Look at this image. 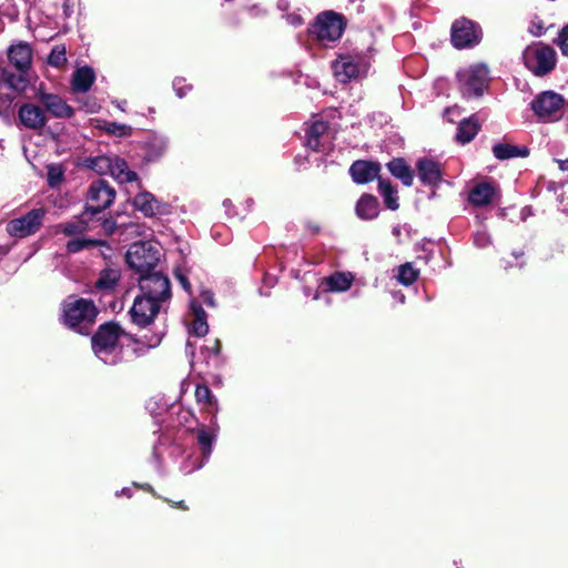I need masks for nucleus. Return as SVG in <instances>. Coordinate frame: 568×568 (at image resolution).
I'll return each instance as SVG.
<instances>
[{
	"label": "nucleus",
	"mask_w": 568,
	"mask_h": 568,
	"mask_svg": "<svg viewBox=\"0 0 568 568\" xmlns=\"http://www.w3.org/2000/svg\"><path fill=\"white\" fill-rule=\"evenodd\" d=\"M139 290L129 313L132 323L146 327L165 311L171 300L170 281L161 273L141 275Z\"/></svg>",
	"instance_id": "nucleus-1"
},
{
	"label": "nucleus",
	"mask_w": 568,
	"mask_h": 568,
	"mask_svg": "<svg viewBox=\"0 0 568 568\" xmlns=\"http://www.w3.org/2000/svg\"><path fill=\"white\" fill-rule=\"evenodd\" d=\"M122 336H124V332L115 323L100 326L92 337V349L95 356L108 365L118 364L122 359V346L120 344Z\"/></svg>",
	"instance_id": "nucleus-2"
},
{
	"label": "nucleus",
	"mask_w": 568,
	"mask_h": 568,
	"mask_svg": "<svg viewBox=\"0 0 568 568\" xmlns=\"http://www.w3.org/2000/svg\"><path fill=\"white\" fill-rule=\"evenodd\" d=\"M98 315L93 302L85 298H70L63 305V321L65 325L84 334L87 326L92 324Z\"/></svg>",
	"instance_id": "nucleus-3"
},
{
	"label": "nucleus",
	"mask_w": 568,
	"mask_h": 568,
	"mask_svg": "<svg viewBox=\"0 0 568 568\" xmlns=\"http://www.w3.org/2000/svg\"><path fill=\"white\" fill-rule=\"evenodd\" d=\"M160 256L161 247L158 242H135L126 252V262L131 268L146 275L158 264Z\"/></svg>",
	"instance_id": "nucleus-4"
},
{
	"label": "nucleus",
	"mask_w": 568,
	"mask_h": 568,
	"mask_svg": "<svg viewBox=\"0 0 568 568\" xmlns=\"http://www.w3.org/2000/svg\"><path fill=\"white\" fill-rule=\"evenodd\" d=\"M457 78L462 94L465 98H477L488 87L489 71L486 64L476 63L459 70Z\"/></svg>",
	"instance_id": "nucleus-5"
},
{
	"label": "nucleus",
	"mask_w": 568,
	"mask_h": 568,
	"mask_svg": "<svg viewBox=\"0 0 568 568\" xmlns=\"http://www.w3.org/2000/svg\"><path fill=\"white\" fill-rule=\"evenodd\" d=\"M526 67L536 75L550 72L556 64L555 51L542 43H535L526 48L523 53Z\"/></svg>",
	"instance_id": "nucleus-6"
},
{
	"label": "nucleus",
	"mask_w": 568,
	"mask_h": 568,
	"mask_svg": "<svg viewBox=\"0 0 568 568\" xmlns=\"http://www.w3.org/2000/svg\"><path fill=\"white\" fill-rule=\"evenodd\" d=\"M564 106V98L554 91L541 92L531 102L534 113L542 122H554L561 119Z\"/></svg>",
	"instance_id": "nucleus-7"
},
{
	"label": "nucleus",
	"mask_w": 568,
	"mask_h": 568,
	"mask_svg": "<svg viewBox=\"0 0 568 568\" xmlns=\"http://www.w3.org/2000/svg\"><path fill=\"white\" fill-rule=\"evenodd\" d=\"M114 197L115 191L105 181L98 180L88 190L85 212L94 215L109 207Z\"/></svg>",
	"instance_id": "nucleus-8"
},
{
	"label": "nucleus",
	"mask_w": 568,
	"mask_h": 568,
	"mask_svg": "<svg viewBox=\"0 0 568 568\" xmlns=\"http://www.w3.org/2000/svg\"><path fill=\"white\" fill-rule=\"evenodd\" d=\"M343 30L342 17L331 11L320 14L314 26V32L322 42L336 41L341 38Z\"/></svg>",
	"instance_id": "nucleus-9"
},
{
	"label": "nucleus",
	"mask_w": 568,
	"mask_h": 568,
	"mask_svg": "<svg viewBox=\"0 0 568 568\" xmlns=\"http://www.w3.org/2000/svg\"><path fill=\"white\" fill-rule=\"evenodd\" d=\"M481 32L477 26L467 20H457L452 27V42L456 48H466L477 44Z\"/></svg>",
	"instance_id": "nucleus-10"
},
{
	"label": "nucleus",
	"mask_w": 568,
	"mask_h": 568,
	"mask_svg": "<svg viewBox=\"0 0 568 568\" xmlns=\"http://www.w3.org/2000/svg\"><path fill=\"white\" fill-rule=\"evenodd\" d=\"M368 64L362 58L342 57L333 63V70L339 82L346 83L367 71Z\"/></svg>",
	"instance_id": "nucleus-11"
},
{
	"label": "nucleus",
	"mask_w": 568,
	"mask_h": 568,
	"mask_svg": "<svg viewBox=\"0 0 568 568\" xmlns=\"http://www.w3.org/2000/svg\"><path fill=\"white\" fill-rule=\"evenodd\" d=\"M42 217V210H32L24 216L10 221L7 230L11 236L26 237L39 230Z\"/></svg>",
	"instance_id": "nucleus-12"
},
{
	"label": "nucleus",
	"mask_w": 568,
	"mask_h": 568,
	"mask_svg": "<svg viewBox=\"0 0 568 568\" xmlns=\"http://www.w3.org/2000/svg\"><path fill=\"white\" fill-rule=\"evenodd\" d=\"M333 133L326 122L316 120L307 132V145L316 152H326L331 149Z\"/></svg>",
	"instance_id": "nucleus-13"
},
{
	"label": "nucleus",
	"mask_w": 568,
	"mask_h": 568,
	"mask_svg": "<svg viewBox=\"0 0 568 568\" xmlns=\"http://www.w3.org/2000/svg\"><path fill=\"white\" fill-rule=\"evenodd\" d=\"M134 207L145 216H154L168 212L165 203L156 199L152 193L142 191L133 199Z\"/></svg>",
	"instance_id": "nucleus-14"
},
{
	"label": "nucleus",
	"mask_w": 568,
	"mask_h": 568,
	"mask_svg": "<svg viewBox=\"0 0 568 568\" xmlns=\"http://www.w3.org/2000/svg\"><path fill=\"white\" fill-rule=\"evenodd\" d=\"M379 171L381 165L369 161H356L349 169L354 182L359 184L373 181L378 176Z\"/></svg>",
	"instance_id": "nucleus-15"
},
{
	"label": "nucleus",
	"mask_w": 568,
	"mask_h": 568,
	"mask_svg": "<svg viewBox=\"0 0 568 568\" xmlns=\"http://www.w3.org/2000/svg\"><path fill=\"white\" fill-rule=\"evenodd\" d=\"M19 119L23 125L30 129H40L47 122L41 108L34 104H23L19 110Z\"/></svg>",
	"instance_id": "nucleus-16"
},
{
	"label": "nucleus",
	"mask_w": 568,
	"mask_h": 568,
	"mask_svg": "<svg viewBox=\"0 0 568 568\" xmlns=\"http://www.w3.org/2000/svg\"><path fill=\"white\" fill-rule=\"evenodd\" d=\"M354 281L352 273L337 272L322 280L321 287L325 292L342 293L346 292Z\"/></svg>",
	"instance_id": "nucleus-17"
},
{
	"label": "nucleus",
	"mask_w": 568,
	"mask_h": 568,
	"mask_svg": "<svg viewBox=\"0 0 568 568\" xmlns=\"http://www.w3.org/2000/svg\"><path fill=\"white\" fill-rule=\"evenodd\" d=\"M497 194V187L488 182L476 184L469 193V202L476 206L489 204Z\"/></svg>",
	"instance_id": "nucleus-18"
},
{
	"label": "nucleus",
	"mask_w": 568,
	"mask_h": 568,
	"mask_svg": "<svg viewBox=\"0 0 568 568\" xmlns=\"http://www.w3.org/2000/svg\"><path fill=\"white\" fill-rule=\"evenodd\" d=\"M40 102L44 105L48 112L58 118H69L72 115V109L62 98L54 94L42 93Z\"/></svg>",
	"instance_id": "nucleus-19"
},
{
	"label": "nucleus",
	"mask_w": 568,
	"mask_h": 568,
	"mask_svg": "<svg viewBox=\"0 0 568 568\" xmlns=\"http://www.w3.org/2000/svg\"><path fill=\"white\" fill-rule=\"evenodd\" d=\"M95 80V72L92 68L84 65L78 68L71 80V88L73 92L84 93L90 90Z\"/></svg>",
	"instance_id": "nucleus-20"
},
{
	"label": "nucleus",
	"mask_w": 568,
	"mask_h": 568,
	"mask_svg": "<svg viewBox=\"0 0 568 568\" xmlns=\"http://www.w3.org/2000/svg\"><path fill=\"white\" fill-rule=\"evenodd\" d=\"M416 166L423 183L437 184L442 180V171L438 163L428 159H420Z\"/></svg>",
	"instance_id": "nucleus-21"
},
{
	"label": "nucleus",
	"mask_w": 568,
	"mask_h": 568,
	"mask_svg": "<svg viewBox=\"0 0 568 568\" xmlns=\"http://www.w3.org/2000/svg\"><path fill=\"white\" fill-rule=\"evenodd\" d=\"M110 166L109 174L119 183L132 182L138 179L136 173L129 169L126 162L115 155L112 156Z\"/></svg>",
	"instance_id": "nucleus-22"
},
{
	"label": "nucleus",
	"mask_w": 568,
	"mask_h": 568,
	"mask_svg": "<svg viewBox=\"0 0 568 568\" xmlns=\"http://www.w3.org/2000/svg\"><path fill=\"white\" fill-rule=\"evenodd\" d=\"M10 62L20 71L29 68L31 63V49L27 44L12 45L9 49Z\"/></svg>",
	"instance_id": "nucleus-23"
},
{
	"label": "nucleus",
	"mask_w": 568,
	"mask_h": 568,
	"mask_svg": "<svg viewBox=\"0 0 568 568\" xmlns=\"http://www.w3.org/2000/svg\"><path fill=\"white\" fill-rule=\"evenodd\" d=\"M355 210L359 219L372 220L378 215L379 206L376 197L369 194H364L357 201Z\"/></svg>",
	"instance_id": "nucleus-24"
},
{
	"label": "nucleus",
	"mask_w": 568,
	"mask_h": 568,
	"mask_svg": "<svg viewBox=\"0 0 568 568\" xmlns=\"http://www.w3.org/2000/svg\"><path fill=\"white\" fill-rule=\"evenodd\" d=\"M196 403L202 405V409L213 415L216 418L219 409L217 399L212 394L211 389L206 385H197L195 388Z\"/></svg>",
	"instance_id": "nucleus-25"
},
{
	"label": "nucleus",
	"mask_w": 568,
	"mask_h": 568,
	"mask_svg": "<svg viewBox=\"0 0 568 568\" xmlns=\"http://www.w3.org/2000/svg\"><path fill=\"white\" fill-rule=\"evenodd\" d=\"M211 425H212V430L206 429L204 426H202L197 429V443L201 446V449H202V453H203V456L205 459L209 458V456L212 452V446H213V443H214V439L216 437V433L219 429V426L216 424V418H212Z\"/></svg>",
	"instance_id": "nucleus-26"
},
{
	"label": "nucleus",
	"mask_w": 568,
	"mask_h": 568,
	"mask_svg": "<svg viewBox=\"0 0 568 568\" xmlns=\"http://www.w3.org/2000/svg\"><path fill=\"white\" fill-rule=\"evenodd\" d=\"M191 311L193 315V322L190 328V333L199 337L206 335L209 332V325L206 322L205 312L195 302L191 303Z\"/></svg>",
	"instance_id": "nucleus-27"
},
{
	"label": "nucleus",
	"mask_w": 568,
	"mask_h": 568,
	"mask_svg": "<svg viewBox=\"0 0 568 568\" xmlns=\"http://www.w3.org/2000/svg\"><path fill=\"white\" fill-rule=\"evenodd\" d=\"M480 124L475 116L463 120L459 123L456 139L462 144L470 142L478 133Z\"/></svg>",
	"instance_id": "nucleus-28"
},
{
	"label": "nucleus",
	"mask_w": 568,
	"mask_h": 568,
	"mask_svg": "<svg viewBox=\"0 0 568 568\" xmlns=\"http://www.w3.org/2000/svg\"><path fill=\"white\" fill-rule=\"evenodd\" d=\"M389 172L397 179H399L403 184L406 186H410L413 183V172L409 166L402 159H394L387 164Z\"/></svg>",
	"instance_id": "nucleus-29"
},
{
	"label": "nucleus",
	"mask_w": 568,
	"mask_h": 568,
	"mask_svg": "<svg viewBox=\"0 0 568 568\" xmlns=\"http://www.w3.org/2000/svg\"><path fill=\"white\" fill-rule=\"evenodd\" d=\"M88 219L89 214L84 211L78 219L60 225L59 229L69 236L81 234L91 229Z\"/></svg>",
	"instance_id": "nucleus-30"
},
{
	"label": "nucleus",
	"mask_w": 568,
	"mask_h": 568,
	"mask_svg": "<svg viewBox=\"0 0 568 568\" xmlns=\"http://www.w3.org/2000/svg\"><path fill=\"white\" fill-rule=\"evenodd\" d=\"M493 153L498 160H507L517 156H526L527 150H520L519 148L508 143H499L494 145Z\"/></svg>",
	"instance_id": "nucleus-31"
},
{
	"label": "nucleus",
	"mask_w": 568,
	"mask_h": 568,
	"mask_svg": "<svg viewBox=\"0 0 568 568\" xmlns=\"http://www.w3.org/2000/svg\"><path fill=\"white\" fill-rule=\"evenodd\" d=\"M378 191L384 197L385 204L388 209L395 211L398 209V196L396 195V191L393 189L392 184L387 181L379 180L378 181Z\"/></svg>",
	"instance_id": "nucleus-32"
},
{
	"label": "nucleus",
	"mask_w": 568,
	"mask_h": 568,
	"mask_svg": "<svg viewBox=\"0 0 568 568\" xmlns=\"http://www.w3.org/2000/svg\"><path fill=\"white\" fill-rule=\"evenodd\" d=\"M120 278V272L116 268H105L100 273L97 281V287L100 290H112Z\"/></svg>",
	"instance_id": "nucleus-33"
},
{
	"label": "nucleus",
	"mask_w": 568,
	"mask_h": 568,
	"mask_svg": "<svg viewBox=\"0 0 568 568\" xmlns=\"http://www.w3.org/2000/svg\"><path fill=\"white\" fill-rule=\"evenodd\" d=\"M111 155H100L85 160L87 166L100 175L109 174L111 170Z\"/></svg>",
	"instance_id": "nucleus-34"
},
{
	"label": "nucleus",
	"mask_w": 568,
	"mask_h": 568,
	"mask_svg": "<svg viewBox=\"0 0 568 568\" xmlns=\"http://www.w3.org/2000/svg\"><path fill=\"white\" fill-rule=\"evenodd\" d=\"M418 276V272L410 265L405 264L398 268L397 280L403 285H410Z\"/></svg>",
	"instance_id": "nucleus-35"
},
{
	"label": "nucleus",
	"mask_w": 568,
	"mask_h": 568,
	"mask_svg": "<svg viewBox=\"0 0 568 568\" xmlns=\"http://www.w3.org/2000/svg\"><path fill=\"white\" fill-rule=\"evenodd\" d=\"M67 62V51L64 45H57L51 50L48 63L52 67L60 68Z\"/></svg>",
	"instance_id": "nucleus-36"
},
{
	"label": "nucleus",
	"mask_w": 568,
	"mask_h": 568,
	"mask_svg": "<svg viewBox=\"0 0 568 568\" xmlns=\"http://www.w3.org/2000/svg\"><path fill=\"white\" fill-rule=\"evenodd\" d=\"M64 175V170L61 165L52 164L48 166V183L50 186L59 185Z\"/></svg>",
	"instance_id": "nucleus-37"
},
{
	"label": "nucleus",
	"mask_w": 568,
	"mask_h": 568,
	"mask_svg": "<svg viewBox=\"0 0 568 568\" xmlns=\"http://www.w3.org/2000/svg\"><path fill=\"white\" fill-rule=\"evenodd\" d=\"M104 130L108 133L116 135V136H128L132 132L131 126H129L126 124H120V123H116V122H108V123H105Z\"/></svg>",
	"instance_id": "nucleus-38"
},
{
	"label": "nucleus",
	"mask_w": 568,
	"mask_h": 568,
	"mask_svg": "<svg viewBox=\"0 0 568 568\" xmlns=\"http://www.w3.org/2000/svg\"><path fill=\"white\" fill-rule=\"evenodd\" d=\"M166 149V143L163 140H154L149 148L146 158L149 161H153L160 158Z\"/></svg>",
	"instance_id": "nucleus-39"
},
{
	"label": "nucleus",
	"mask_w": 568,
	"mask_h": 568,
	"mask_svg": "<svg viewBox=\"0 0 568 568\" xmlns=\"http://www.w3.org/2000/svg\"><path fill=\"white\" fill-rule=\"evenodd\" d=\"M95 242L91 240L77 239L68 242L67 248L69 252L75 253L79 252L90 245H93Z\"/></svg>",
	"instance_id": "nucleus-40"
},
{
	"label": "nucleus",
	"mask_w": 568,
	"mask_h": 568,
	"mask_svg": "<svg viewBox=\"0 0 568 568\" xmlns=\"http://www.w3.org/2000/svg\"><path fill=\"white\" fill-rule=\"evenodd\" d=\"M163 337L162 332H158L152 334L150 337L144 336L141 341H138L140 344L145 345L148 348H154L160 345Z\"/></svg>",
	"instance_id": "nucleus-41"
},
{
	"label": "nucleus",
	"mask_w": 568,
	"mask_h": 568,
	"mask_svg": "<svg viewBox=\"0 0 568 568\" xmlns=\"http://www.w3.org/2000/svg\"><path fill=\"white\" fill-rule=\"evenodd\" d=\"M557 43L561 50V53L568 57V27L561 30Z\"/></svg>",
	"instance_id": "nucleus-42"
},
{
	"label": "nucleus",
	"mask_w": 568,
	"mask_h": 568,
	"mask_svg": "<svg viewBox=\"0 0 568 568\" xmlns=\"http://www.w3.org/2000/svg\"><path fill=\"white\" fill-rule=\"evenodd\" d=\"M529 31L535 37H540L545 32V27L541 20L535 19L530 22Z\"/></svg>",
	"instance_id": "nucleus-43"
},
{
	"label": "nucleus",
	"mask_w": 568,
	"mask_h": 568,
	"mask_svg": "<svg viewBox=\"0 0 568 568\" xmlns=\"http://www.w3.org/2000/svg\"><path fill=\"white\" fill-rule=\"evenodd\" d=\"M489 242V239L488 236L485 234V233H478L476 236H475V243L477 246H485L487 243Z\"/></svg>",
	"instance_id": "nucleus-44"
},
{
	"label": "nucleus",
	"mask_w": 568,
	"mask_h": 568,
	"mask_svg": "<svg viewBox=\"0 0 568 568\" xmlns=\"http://www.w3.org/2000/svg\"><path fill=\"white\" fill-rule=\"evenodd\" d=\"M287 22H290L293 26H300L303 23V19L300 14L292 13L286 17Z\"/></svg>",
	"instance_id": "nucleus-45"
},
{
	"label": "nucleus",
	"mask_w": 568,
	"mask_h": 568,
	"mask_svg": "<svg viewBox=\"0 0 568 568\" xmlns=\"http://www.w3.org/2000/svg\"><path fill=\"white\" fill-rule=\"evenodd\" d=\"M102 227L104 229V231L106 233L111 234L115 230V223L113 221H111V220H105L102 223Z\"/></svg>",
	"instance_id": "nucleus-46"
},
{
	"label": "nucleus",
	"mask_w": 568,
	"mask_h": 568,
	"mask_svg": "<svg viewBox=\"0 0 568 568\" xmlns=\"http://www.w3.org/2000/svg\"><path fill=\"white\" fill-rule=\"evenodd\" d=\"M202 300L209 306H214L215 305L214 304V300H213V295H212L211 292H207V291L203 292L202 293Z\"/></svg>",
	"instance_id": "nucleus-47"
},
{
	"label": "nucleus",
	"mask_w": 568,
	"mask_h": 568,
	"mask_svg": "<svg viewBox=\"0 0 568 568\" xmlns=\"http://www.w3.org/2000/svg\"><path fill=\"white\" fill-rule=\"evenodd\" d=\"M175 275H176V278L179 280L180 284L183 286V288L185 291H189L190 283L187 282L186 277L183 274H181L180 272H176Z\"/></svg>",
	"instance_id": "nucleus-48"
},
{
	"label": "nucleus",
	"mask_w": 568,
	"mask_h": 568,
	"mask_svg": "<svg viewBox=\"0 0 568 568\" xmlns=\"http://www.w3.org/2000/svg\"><path fill=\"white\" fill-rule=\"evenodd\" d=\"M455 114H456V115H459V109H458L457 106H455V108H450V109H447V110L445 111V116H446V118L448 119V121H450V122H453V121H454L453 116H450V115H455Z\"/></svg>",
	"instance_id": "nucleus-49"
},
{
	"label": "nucleus",
	"mask_w": 568,
	"mask_h": 568,
	"mask_svg": "<svg viewBox=\"0 0 568 568\" xmlns=\"http://www.w3.org/2000/svg\"><path fill=\"white\" fill-rule=\"evenodd\" d=\"M180 83H181V81H180V80H176V81L174 82V89H175V91H176V94H178L180 98H182V97H184V95L186 94V92H185L182 88H180V87H179V84H180Z\"/></svg>",
	"instance_id": "nucleus-50"
},
{
	"label": "nucleus",
	"mask_w": 568,
	"mask_h": 568,
	"mask_svg": "<svg viewBox=\"0 0 568 568\" xmlns=\"http://www.w3.org/2000/svg\"><path fill=\"white\" fill-rule=\"evenodd\" d=\"M559 169L562 171H568V159L567 160H558Z\"/></svg>",
	"instance_id": "nucleus-51"
},
{
	"label": "nucleus",
	"mask_w": 568,
	"mask_h": 568,
	"mask_svg": "<svg viewBox=\"0 0 568 568\" xmlns=\"http://www.w3.org/2000/svg\"><path fill=\"white\" fill-rule=\"evenodd\" d=\"M278 8L281 10H287L288 7H290V3L287 0H280L278 3H277Z\"/></svg>",
	"instance_id": "nucleus-52"
},
{
	"label": "nucleus",
	"mask_w": 568,
	"mask_h": 568,
	"mask_svg": "<svg viewBox=\"0 0 568 568\" xmlns=\"http://www.w3.org/2000/svg\"><path fill=\"white\" fill-rule=\"evenodd\" d=\"M8 247L0 245V255H6L8 253Z\"/></svg>",
	"instance_id": "nucleus-53"
},
{
	"label": "nucleus",
	"mask_w": 568,
	"mask_h": 568,
	"mask_svg": "<svg viewBox=\"0 0 568 568\" xmlns=\"http://www.w3.org/2000/svg\"><path fill=\"white\" fill-rule=\"evenodd\" d=\"M397 300H399L400 303H404L405 296L399 293Z\"/></svg>",
	"instance_id": "nucleus-54"
},
{
	"label": "nucleus",
	"mask_w": 568,
	"mask_h": 568,
	"mask_svg": "<svg viewBox=\"0 0 568 568\" xmlns=\"http://www.w3.org/2000/svg\"><path fill=\"white\" fill-rule=\"evenodd\" d=\"M214 352H219V341L214 342Z\"/></svg>",
	"instance_id": "nucleus-55"
},
{
	"label": "nucleus",
	"mask_w": 568,
	"mask_h": 568,
	"mask_svg": "<svg viewBox=\"0 0 568 568\" xmlns=\"http://www.w3.org/2000/svg\"><path fill=\"white\" fill-rule=\"evenodd\" d=\"M95 110L97 109L94 106H91V108L88 109L89 112H95Z\"/></svg>",
	"instance_id": "nucleus-56"
},
{
	"label": "nucleus",
	"mask_w": 568,
	"mask_h": 568,
	"mask_svg": "<svg viewBox=\"0 0 568 568\" xmlns=\"http://www.w3.org/2000/svg\"><path fill=\"white\" fill-rule=\"evenodd\" d=\"M320 297L318 293L314 295V300H317Z\"/></svg>",
	"instance_id": "nucleus-57"
}]
</instances>
